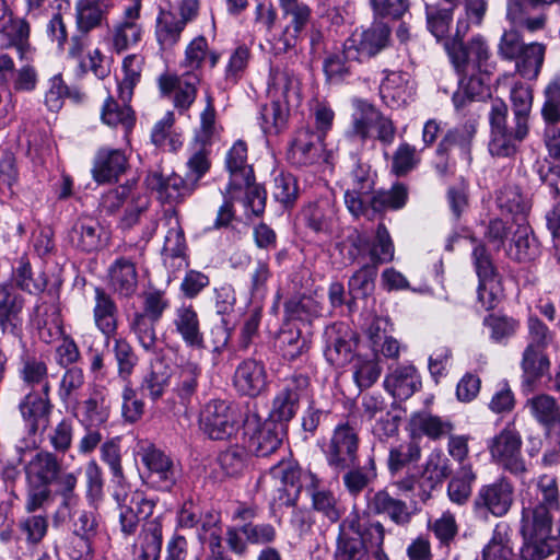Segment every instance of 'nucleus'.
<instances>
[{"label": "nucleus", "instance_id": "nucleus-1", "mask_svg": "<svg viewBox=\"0 0 560 560\" xmlns=\"http://www.w3.org/2000/svg\"><path fill=\"white\" fill-rule=\"evenodd\" d=\"M489 122V152L493 156H513L529 133V119L515 114L510 118L508 105L501 100L491 103Z\"/></svg>", "mask_w": 560, "mask_h": 560}, {"label": "nucleus", "instance_id": "nucleus-2", "mask_svg": "<svg viewBox=\"0 0 560 560\" xmlns=\"http://www.w3.org/2000/svg\"><path fill=\"white\" fill-rule=\"evenodd\" d=\"M555 510L534 505L524 508L522 514V534L525 539L522 548L523 560H541L552 553V545L548 542L551 534Z\"/></svg>", "mask_w": 560, "mask_h": 560}, {"label": "nucleus", "instance_id": "nucleus-3", "mask_svg": "<svg viewBox=\"0 0 560 560\" xmlns=\"http://www.w3.org/2000/svg\"><path fill=\"white\" fill-rule=\"evenodd\" d=\"M360 445L359 428L355 416H348L337 424L328 443L324 447L327 465L336 472L358 464Z\"/></svg>", "mask_w": 560, "mask_h": 560}, {"label": "nucleus", "instance_id": "nucleus-4", "mask_svg": "<svg viewBox=\"0 0 560 560\" xmlns=\"http://www.w3.org/2000/svg\"><path fill=\"white\" fill-rule=\"evenodd\" d=\"M468 23L458 20L456 25L455 38L445 44V48L452 60V63L458 72L467 73L469 68L472 71L489 73L491 56L487 42L481 36L472 37L467 45L462 43V38L468 31Z\"/></svg>", "mask_w": 560, "mask_h": 560}, {"label": "nucleus", "instance_id": "nucleus-5", "mask_svg": "<svg viewBox=\"0 0 560 560\" xmlns=\"http://www.w3.org/2000/svg\"><path fill=\"white\" fill-rule=\"evenodd\" d=\"M546 46L540 43L524 44L515 30L505 31L498 46L502 59L516 60L517 72L526 79H536L544 63Z\"/></svg>", "mask_w": 560, "mask_h": 560}, {"label": "nucleus", "instance_id": "nucleus-6", "mask_svg": "<svg viewBox=\"0 0 560 560\" xmlns=\"http://www.w3.org/2000/svg\"><path fill=\"white\" fill-rule=\"evenodd\" d=\"M138 455L147 468V482L155 490L172 492L179 478V469L174 459L151 443H142Z\"/></svg>", "mask_w": 560, "mask_h": 560}, {"label": "nucleus", "instance_id": "nucleus-7", "mask_svg": "<svg viewBox=\"0 0 560 560\" xmlns=\"http://www.w3.org/2000/svg\"><path fill=\"white\" fill-rule=\"evenodd\" d=\"M200 428L211 440H229L240 428V417L236 407L222 399L207 402L200 413Z\"/></svg>", "mask_w": 560, "mask_h": 560}, {"label": "nucleus", "instance_id": "nucleus-8", "mask_svg": "<svg viewBox=\"0 0 560 560\" xmlns=\"http://www.w3.org/2000/svg\"><path fill=\"white\" fill-rule=\"evenodd\" d=\"M284 427L275 420H262L256 412L248 413L244 420V433L247 447L257 457L275 454L282 444Z\"/></svg>", "mask_w": 560, "mask_h": 560}, {"label": "nucleus", "instance_id": "nucleus-9", "mask_svg": "<svg viewBox=\"0 0 560 560\" xmlns=\"http://www.w3.org/2000/svg\"><path fill=\"white\" fill-rule=\"evenodd\" d=\"M522 436L514 424L508 423L499 434L488 443L490 456L494 463L515 476L527 471L522 456Z\"/></svg>", "mask_w": 560, "mask_h": 560}, {"label": "nucleus", "instance_id": "nucleus-10", "mask_svg": "<svg viewBox=\"0 0 560 560\" xmlns=\"http://www.w3.org/2000/svg\"><path fill=\"white\" fill-rule=\"evenodd\" d=\"M392 30L387 23L374 21L369 27L355 30L347 39L346 47L350 58L360 61L375 57L390 42Z\"/></svg>", "mask_w": 560, "mask_h": 560}, {"label": "nucleus", "instance_id": "nucleus-11", "mask_svg": "<svg viewBox=\"0 0 560 560\" xmlns=\"http://www.w3.org/2000/svg\"><path fill=\"white\" fill-rule=\"evenodd\" d=\"M114 499L118 505L120 532L125 536L133 535L141 518L152 515L155 502L141 492H128L122 487L115 491Z\"/></svg>", "mask_w": 560, "mask_h": 560}, {"label": "nucleus", "instance_id": "nucleus-12", "mask_svg": "<svg viewBox=\"0 0 560 560\" xmlns=\"http://www.w3.org/2000/svg\"><path fill=\"white\" fill-rule=\"evenodd\" d=\"M140 1L126 7L120 19L109 30V43L113 51L121 54L136 47L142 39L144 30L141 19Z\"/></svg>", "mask_w": 560, "mask_h": 560}, {"label": "nucleus", "instance_id": "nucleus-13", "mask_svg": "<svg viewBox=\"0 0 560 560\" xmlns=\"http://www.w3.org/2000/svg\"><path fill=\"white\" fill-rule=\"evenodd\" d=\"M513 503L514 486L506 477H500L480 487L474 500V508L476 512L502 517L509 513Z\"/></svg>", "mask_w": 560, "mask_h": 560}, {"label": "nucleus", "instance_id": "nucleus-14", "mask_svg": "<svg viewBox=\"0 0 560 560\" xmlns=\"http://www.w3.org/2000/svg\"><path fill=\"white\" fill-rule=\"evenodd\" d=\"M145 182L149 188L156 191L159 200L168 205L183 202L197 188L190 178L174 172L170 174H164L161 171L151 172Z\"/></svg>", "mask_w": 560, "mask_h": 560}, {"label": "nucleus", "instance_id": "nucleus-15", "mask_svg": "<svg viewBox=\"0 0 560 560\" xmlns=\"http://www.w3.org/2000/svg\"><path fill=\"white\" fill-rule=\"evenodd\" d=\"M308 385L310 378L304 374H294L287 380L283 388L273 398L270 420L281 424L290 421L295 416L300 399Z\"/></svg>", "mask_w": 560, "mask_h": 560}, {"label": "nucleus", "instance_id": "nucleus-16", "mask_svg": "<svg viewBox=\"0 0 560 560\" xmlns=\"http://www.w3.org/2000/svg\"><path fill=\"white\" fill-rule=\"evenodd\" d=\"M232 384L240 395L257 397L267 388L265 364L255 359L241 361L235 368Z\"/></svg>", "mask_w": 560, "mask_h": 560}, {"label": "nucleus", "instance_id": "nucleus-17", "mask_svg": "<svg viewBox=\"0 0 560 560\" xmlns=\"http://www.w3.org/2000/svg\"><path fill=\"white\" fill-rule=\"evenodd\" d=\"M109 288L124 298L132 296L138 289L137 258L118 256L107 268Z\"/></svg>", "mask_w": 560, "mask_h": 560}, {"label": "nucleus", "instance_id": "nucleus-18", "mask_svg": "<svg viewBox=\"0 0 560 560\" xmlns=\"http://www.w3.org/2000/svg\"><path fill=\"white\" fill-rule=\"evenodd\" d=\"M366 511L373 515H385L399 526L407 525L412 515L407 503L392 495L386 489L366 497Z\"/></svg>", "mask_w": 560, "mask_h": 560}, {"label": "nucleus", "instance_id": "nucleus-19", "mask_svg": "<svg viewBox=\"0 0 560 560\" xmlns=\"http://www.w3.org/2000/svg\"><path fill=\"white\" fill-rule=\"evenodd\" d=\"M351 187L345 192V203L349 212L360 218L362 213L363 201L374 189V176L368 164L358 162L351 174Z\"/></svg>", "mask_w": 560, "mask_h": 560}, {"label": "nucleus", "instance_id": "nucleus-20", "mask_svg": "<svg viewBox=\"0 0 560 560\" xmlns=\"http://www.w3.org/2000/svg\"><path fill=\"white\" fill-rule=\"evenodd\" d=\"M226 167L230 172V183L226 188L231 198L236 197L243 186H248L254 180V172L247 164V145L244 141H236L226 154Z\"/></svg>", "mask_w": 560, "mask_h": 560}, {"label": "nucleus", "instance_id": "nucleus-21", "mask_svg": "<svg viewBox=\"0 0 560 560\" xmlns=\"http://www.w3.org/2000/svg\"><path fill=\"white\" fill-rule=\"evenodd\" d=\"M408 199V190L404 184H396L389 190L372 191L363 201L360 217L372 221L386 210L401 209Z\"/></svg>", "mask_w": 560, "mask_h": 560}, {"label": "nucleus", "instance_id": "nucleus-22", "mask_svg": "<svg viewBox=\"0 0 560 560\" xmlns=\"http://www.w3.org/2000/svg\"><path fill=\"white\" fill-rule=\"evenodd\" d=\"M200 77L197 72H186L182 77L162 75L159 85L163 94L175 92L176 108L186 110L195 102Z\"/></svg>", "mask_w": 560, "mask_h": 560}, {"label": "nucleus", "instance_id": "nucleus-23", "mask_svg": "<svg viewBox=\"0 0 560 560\" xmlns=\"http://www.w3.org/2000/svg\"><path fill=\"white\" fill-rule=\"evenodd\" d=\"M172 324L175 332L187 347L192 349L205 348L199 315L192 305L183 304L177 307L174 311Z\"/></svg>", "mask_w": 560, "mask_h": 560}, {"label": "nucleus", "instance_id": "nucleus-24", "mask_svg": "<svg viewBox=\"0 0 560 560\" xmlns=\"http://www.w3.org/2000/svg\"><path fill=\"white\" fill-rule=\"evenodd\" d=\"M23 298L11 284L0 283V332L18 335L22 326Z\"/></svg>", "mask_w": 560, "mask_h": 560}, {"label": "nucleus", "instance_id": "nucleus-25", "mask_svg": "<svg viewBox=\"0 0 560 560\" xmlns=\"http://www.w3.org/2000/svg\"><path fill=\"white\" fill-rule=\"evenodd\" d=\"M451 474L450 459L441 451L430 453L420 477V500L428 501L431 498V491L441 486Z\"/></svg>", "mask_w": 560, "mask_h": 560}, {"label": "nucleus", "instance_id": "nucleus-26", "mask_svg": "<svg viewBox=\"0 0 560 560\" xmlns=\"http://www.w3.org/2000/svg\"><path fill=\"white\" fill-rule=\"evenodd\" d=\"M104 229L93 218H79L69 232L71 244L82 252L101 249L106 242Z\"/></svg>", "mask_w": 560, "mask_h": 560}, {"label": "nucleus", "instance_id": "nucleus-27", "mask_svg": "<svg viewBox=\"0 0 560 560\" xmlns=\"http://www.w3.org/2000/svg\"><path fill=\"white\" fill-rule=\"evenodd\" d=\"M52 407L50 393L44 394L34 390L26 394L19 405L21 416L33 433L38 430L40 424L47 425Z\"/></svg>", "mask_w": 560, "mask_h": 560}, {"label": "nucleus", "instance_id": "nucleus-28", "mask_svg": "<svg viewBox=\"0 0 560 560\" xmlns=\"http://www.w3.org/2000/svg\"><path fill=\"white\" fill-rule=\"evenodd\" d=\"M126 168L127 158L121 150L104 148L95 156L92 174L97 183L104 184L117 180Z\"/></svg>", "mask_w": 560, "mask_h": 560}, {"label": "nucleus", "instance_id": "nucleus-29", "mask_svg": "<svg viewBox=\"0 0 560 560\" xmlns=\"http://www.w3.org/2000/svg\"><path fill=\"white\" fill-rule=\"evenodd\" d=\"M384 386L395 398L407 399L421 387V380L413 365H399L386 375Z\"/></svg>", "mask_w": 560, "mask_h": 560}, {"label": "nucleus", "instance_id": "nucleus-30", "mask_svg": "<svg viewBox=\"0 0 560 560\" xmlns=\"http://www.w3.org/2000/svg\"><path fill=\"white\" fill-rule=\"evenodd\" d=\"M532 416L548 433L560 439V405L548 394H539L527 400Z\"/></svg>", "mask_w": 560, "mask_h": 560}, {"label": "nucleus", "instance_id": "nucleus-31", "mask_svg": "<svg viewBox=\"0 0 560 560\" xmlns=\"http://www.w3.org/2000/svg\"><path fill=\"white\" fill-rule=\"evenodd\" d=\"M408 425L413 438L416 435H425L434 441L450 435V433L454 430V424L452 421L427 411L412 413L410 416Z\"/></svg>", "mask_w": 560, "mask_h": 560}, {"label": "nucleus", "instance_id": "nucleus-32", "mask_svg": "<svg viewBox=\"0 0 560 560\" xmlns=\"http://www.w3.org/2000/svg\"><path fill=\"white\" fill-rule=\"evenodd\" d=\"M93 316L96 327L105 336L106 343L117 332L118 310L115 301L102 288L95 289Z\"/></svg>", "mask_w": 560, "mask_h": 560}, {"label": "nucleus", "instance_id": "nucleus-33", "mask_svg": "<svg viewBox=\"0 0 560 560\" xmlns=\"http://www.w3.org/2000/svg\"><path fill=\"white\" fill-rule=\"evenodd\" d=\"M162 522L160 517L143 523L135 548L140 560H159L162 550Z\"/></svg>", "mask_w": 560, "mask_h": 560}, {"label": "nucleus", "instance_id": "nucleus-34", "mask_svg": "<svg viewBox=\"0 0 560 560\" xmlns=\"http://www.w3.org/2000/svg\"><path fill=\"white\" fill-rule=\"evenodd\" d=\"M60 471V463L55 454L50 452H38L25 466V474L30 483L49 486Z\"/></svg>", "mask_w": 560, "mask_h": 560}, {"label": "nucleus", "instance_id": "nucleus-35", "mask_svg": "<svg viewBox=\"0 0 560 560\" xmlns=\"http://www.w3.org/2000/svg\"><path fill=\"white\" fill-rule=\"evenodd\" d=\"M19 376L23 384L31 389L39 387L44 394L51 392L48 366L42 358L34 355L23 357L19 369Z\"/></svg>", "mask_w": 560, "mask_h": 560}, {"label": "nucleus", "instance_id": "nucleus-36", "mask_svg": "<svg viewBox=\"0 0 560 560\" xmlns=\"http://www.w3.org/2000/svg\"><path fill=\"white\" fill-rule=\"evenodd\" d=\"M82 416L90 427L101 425L108 421L110 399L104 387H94L89 397L81 402Z\"/></svg>", "mask_w": 560, "mask_h": 560}, {"label": "nucleus", "instance_id": "nucleus-37", "mask_svg": "<svg viewBox=\"0 0 560 560\" xmlns=\"http://www.w3.org/2000/svg\"><path fill=\"white\" fill-rule=\"evenodd\" d=\"M107 4L96 0H78L75 3V25L78 32L90 34L107 20Z\"/></svg>", "mask_w": 560, "mask_h": 560}, {"label": "nucleus", "instance_id": "nucleus-38", "mask_svg": "<svg viewBox=\"0 0 560 560\" xmlns=\"http://www.w3.org/2000/svg\"><path fill=\"white\" fill-rule=\"evenodd\" d=\"M509 255L518 261H529L539 255V243L527 223L517 222Z\"/></svg>", "mask_w": 560, "mask_h": 560}, {"label": "nucleus", "instance_id": "nucleus-39", "mask_svg": "<svg viewBox=\"0 0 560 560\" xmlns=\"http://www.w3.org/2000/svg\"><path fill=\"white\" fill-rule=\"evenodd\" d=\"M475 133L476 128L471 122H466L460 127L450 130L440 142L436 153L439 155H444L450 150L455 149L458 151V154L463 160L470 162L471 141Z\"/></svg>", "mask_w": 560, "mask_h": 560}, {"label": "nucleus", "instance_id": "nucleus-40", "mask_svg": "<svg viewBox=\"0 0 560 560\" xmlns=\"http://www.w3.org/2000/svg\"><path fill=\"white\" fill-rule=\"evenodd\" d=\"M268 93L272 100L290 106L299 103V80L288 71L272 70Z\"/></svg>", "mask_w": 560, "mask_h": 560}, {"label": "nucleus", "instance_id": "nucleus-41", "mask_svg": "<svg viewBox=\"0 0 560 560\" xmlns=\"http://www.w3.org/2000/svg\"><path fill=\"white\" fill-rule=\"evenodd\" d=\"M421 458V447L412 436L410 440L392 445L388 450L387 468L390 475H396Z\"/></svg>", "mask_w": 560, "mask_h": 560}, {"label": "nucleus", "instance_id": "nucleus-42", "mask_svg": "<svg viewBox=\"0 0 560 560\" xmlns=\"http://www.w3.org/2000/svg\"><path fill=\"white\" fill-rule=\"evenodd\" d=\"M524 383L533 387L542 376L549 374L550 360L545 350L526 347L521 362Z\"/></svg>", "mask_w": 560, "mask_h": 560}, {"label": "nucleus", "instance_id": "nucleus-43", "mask_svg": "<svg viewBox=\"0 0 560 560\" xmlns=\"http://www.w3.org/2000/svg\"><path fill=\"white\" fill-rule=\"evenodd\" d=\"M342 477L346 490L352 497H358L376 477V464L373 456H370L363 466L353 465L345 470Z\"/></svg>", "mask_w": 560, "mask_h": 560}, {"label": "nucleus", "instance_id": "nucleus-44", "mask_svg": "<svg viewBox=\"0 0 560 560\" xmlns=\"http://www.w3.org/2000/svg\"><path fill=\"white\" fill-rule=\"evenodd\" d=\"M511 528L505 522L494 526L491 539L482 549V560H512Z\"/></svg>", "mask_w": 560, "mask_h": 560}, {"label": "nucleus", "instance_id": "nucleus-45", "mask_svg": "<svg viewBox=\"0 0 560 560\" xmlns=\"http://www.w3.org/2000/svg\"><path fill=\"white\" fill-rule=\"evenodd\" d=\"M311 334L298 327L282 329L278 336L279 349L284 359L293 361L306 353L311 346Z\"/></svg>", "mask_w": 560, "mask_h": 560}, {"label": "nucleus", "instance_id": "nucleus-46", "mask_svg": "<svg viewBox=\"0 0 560 560\" xmlns=\"http://www.w3.org/2000/svg\"><path fill=\"white\" fill-rule=\"evenodd\" d=\"M184 28L185 25L177 20L176 12L161 10L156 18V40L163 49L172 48L178 43Z\"/></svg>", "mask_w": 560, "mask_h": 560}, {"label": "nucleus", "instance_id": "nucleus-47", "mask_svg": "<svg viewBox=\"0 0 560 560\" xmlns=\"http://www.w3.org/2000/svg\"><path fill=\"white\" fill-rule=\"evenodd\" d=\"M343 42L342 49L327 56L323 62V70L327 81L340 83L352 74L353 62H361L359 58H350Z\"/></svg>", "mask_w": 560, "mask_h": 560}, {"label": "nucleus", "instance_id": "nucleus-48", "mask_svg": "<svg viewBox=\"0 0 560 560\" xmlns=\"http://www.w3.org/2000/svg\"><path fill=\"white\" fill-rule=\"evenodd\" d=\"M320 138L308 129L300 130L292 143L291 154L302 165L313 164L320 155Z\"/></svg>", "mask_w": 560, "mask_h": 560}, {"label": "nucleus", "instance_id": "nucleus-49", "mask_svg": "<svg viewBox=\"0 0 560 560\" xmlns=\"http://www.w3.org/2000/svg\"><path fill=\"white\" fill-rule=\"evenodd\" d=\"M497 203L501 211L513 214L515 223L525 222V217L529 212L530 205L516 186L503 187L498 196Z\"/></svg>", "mask_w": 560, "mask_h": 560}, {"label": "nucleus", "instance_id": "nucleus-50", "mask_svg": "<svg viewBox=\"0 0 560 560\" xmlns=\"http://www.w3.org/2000/svg\"><path fill=\"white\" fill-rule=\"evenodd\" d=\"M207 58L209 59L210 67L214 68L219 62L220 55L209 49L206 37L198 36L186 47L183 66L189 69V72H196L201 68Z\"/></svg>", "mask_w": 560, "mask_h": 560}, {"label": "nucleus", "instance_id": "nucleus-51", "mask_svg": "<svg viewBox=\"0 0 560 560\" xmlns=\"http://www.w3.org/2000/svg\"><path fill=\"white\" fill-rule=\"evenodd\" d=\"M101 118L103 122L108 126H121L126 133L133 128L136 122L135 113L128 103L119 105L113 96H108L105 100L102 107Z\"/></svg>", "mask_w": 560, "mask_h": 560}, {"label": "nucleus", "instance_id": "nucleus-52", "mask_svg": "<svg viewBox=\"0 0 560 560\" xmlns=\"http://www.w3.org/2000/svg\"><path fill=\"white\" fill-rule=\"evenodd\" d=\"M159 322L140 313H135L129 320V329L135 335L139 346L149 353L158 349V335L155 326Z\"/></svg>", "mask_w": 560, "mask_h": 560}, {"label": "nucleus", "instance_id": "nucleus-53", "mask_svg": "<svg viewBox=\"0 0 560 560\" xmlns=\"http://www.w3.org/2000/svg\"><path fill=\"white\" fill-rule=\"evenodd\" d=\"M172 372L168 366L162 362L152 364L150 372L144 376L141 383V389L151 400L156 401L163 397L171 385Z\"/></svg>", "mask_w": 560, "mask_h": 560}, {"label": "nucleus", "instance_id": "nucleus-54", "mask_svg": "<svg viewBox=\"0 0 560 560\" xmlns=\"http://www.w3.org/2000/svg\"><path fill=\"white\" fill-rule=\"evenodd\" d=\"M270 472L276 483L290 488V493L287 494L289 497L287 502L298 500L302 489V469L291 462L280 460L271 467Z\"/></svg>", "mask_w": 560, "mask_h": 560}, {"label": "nucleus", "instance_id": "nucleus-55", "mask_svg": "<svg viewBox=\"0 0 560 560\" xmlns=\"http://www.w3.org/2000/svg\"><path fill=\"white\" fill-rule=\"evenodd\" d=\"M334 209L328 200H318L303 211L306 224L316 233L328 234L332 228Z\"/></svg>", "mask_w": 560, "mask_h": 560}, {"label": "nucleus", "instance_id": "nucleus-56", "mask_svg": "<svg viewBox=\"0 0 560 560\" xmlns=\"http://www.w3.org/2000/svg\"><path fill=\"white\" fill-rule=\"evenodd\" d=\"M476 479L477 475L471 465L459 467L447 486L451 501L459 505L466 503L470 498Z\"/></svg>", "mask_w": 560, "mask_h": 560}, {"label": "nucleus", "instance_id": "nucleus-57", "mask_svg": "<svg viewBox=\"0 0 560 560\" xmlns=\"http://www.w3.org/2000/svg\"><path fill=\"white\" fill-rule=\"evenodd\" d=\"M141 61L136 55H129L122 61L124 77L118 83V97L121 103H129L132 98L133 89L141 77Z\"/></svg>", "mask_w": 560, "mask_h": 560}, {"label": "nucleus", "instance_id": "nucleus-58", "mask_svg": "<svg viewBox=\"0 0 560 560\" xmlns=\"http://www.w3.org/2000/svg\"><path fill=\"white\" fill-rule=\"evenodd\" d=\"M278 2L282 15L290 19L292 30L298 36L311 22L312 8L303 0H278Z\"/></svg>", "mask_w": 560, "mask_h": 560}, {"label": "nucleus", "instance_id": "nucleus-59", "mask_svg": "<svg viewBox=\"0 0 560 560\" xmlns=\"http://www.w3.org/2000/svg\"><path fill=\"white\" fill-rule=\"evenodd\" d=\"M537 503L535 505L560 512V490L558 479L553 475L544 474L537 478Z\"/></svg>", "mask_w": 560, "mask_h": 560}, {"label": "nucleus", "instance_id": "nucleus-60", "mask_svg": "<svg viewBox=\"0 0 560 560\" xmlns=\"http://www.w3.org/2000/svg\"><path fill=\"white\" fill-rule=\"evenodd\" d=\"M113 351L117 362L118 376L124 381H128L138 364V355L132 346L121 337L114 339Z\"/></svg>", "mask_w": 560, "mask_h": 560}, {"label": "nucleus", "instance_id": "nucleus-61", "mask_svg": "<svg viewBox=\"0 0 560 560\" xmlns=\"http://www.w3.org/2000/svg\"><path fill=\"white\" fill-rule=\"evenodd\" d=\"M541 116L547 126L560 124V78L555 77L545 88Z\"/></svg>", "mask_w": 560, "mask_h": 560}, {"label": "nucleus", "instance_id": "nucleus-62", "mask_svg": "<svg viewBox=\"0 0 560 560\" xmlns=\"http://www.w3.org/2000/svg\"><path fill=\"white\" fill-rule=\"evenodd\" d=\"M395 247L389 232L384 223H378L370 257L376 266L390 262L394 259Z\"/></svg>", "mask_w": 560, "mask_h": 560}, {"label": "nucleus", "instance_id": "nucleus-63", "mask_svg": "<svg viewBox=\"0 0 560 560\" xmlns=\"http://www.w3.org/2000/svg\"><path fill=\"white\" fill-rule=\"evenodd\" d=\"M483 325L490 330V338L498 343L505 342L515 335L520 327L518 320L505 315L495 314L485 317Z\"/></svg>", "mask_w": 560, "mask_h": 560}, {"label": "nucleus", "instance_id": "nucleus-64", "mask_svg": "<svg viewBox=\"0 0 560 560\" xmlns=\"http://www.w3.org/2000/svg\"><path fill=\"white\" fill-rule=\"evenodd\" d=\"M335 560H371L362 536L337 537Z\"/></svg>", "mask_w": 560, "mask_h": 560}]
</instances>
